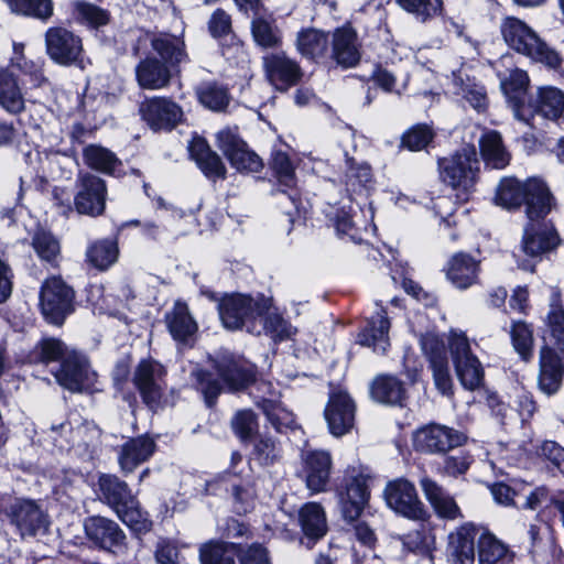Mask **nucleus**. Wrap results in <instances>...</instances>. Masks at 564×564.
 <instances>
[{
    "instance_id": "f257e3e1",
    "label": "nucleus",
    "mask_w": 564,
    "mask_h": 564,
    "mask_svg": "<svg viewBox=\"0 0 564 564\" xmlns=\"http://www.w3.org/2000/svg\"><path fill=\"white\" fill-rule=\"evenodd\" d=\"M495 202L507 209L518 208L524 203L525 214L531 221L544 218L554 206V198L547 186L542 180L535 177L529 178L525 183H520L512 177L501 180Z\"/></svg>"
},
{
    "instance_id": "f03ea898",
    "label": "nucleus",
    "mask_w": 564,
    "mask_h": 564,
    "mask_svg": "<svg viewBox=\"0 0 564 564\" xmlns=\"http://www.w3.org/2000/svg\"><path fill=\"white\" fill-rule=\"evenodd\" d=\"M272 307L270 299L254 300L243 294L225 296L219 305V316L228 329L245 328L248 333L260 335L262 333V315Z\"/></svg>"
},
{
    "instance_id": "7ed1b4c3",
    "label": "nucleus",
    "mask_w": 564,
    "mask_h": 564,
    "mask_svg": "<svg viewBox=\"0 0 564 564\" xmlns=\"http://www.w3.org/2000/svg\"><path fill=\"white\" fill-rule=\"evenodd\" d=\"M505 42L518 53L555 68L561 64L558 54L550 48L523 21L508 17L500 25Z\"/></svg>"
},
{
    "instance_id": "20e7f679",
    "label": "nucleus",
    "mask_w": 564,
    "mask_h": 564,
    "mask_svg": "<svg viewBox=\"0 0 564 564\" xmlns=\"http://www.w3.org/2000/svg\"><path fill=\"white\" fill-rule=\"evenodd\" d=\"M438 165L443 182L456 191V197L459 200H467L479 172L475 148L465 147L451 158L440 160Z\"/></svg>"
},
{
    "instance_id": "39448f33",
    "label": "nucleus",
    "mask_w": 564,
    "mask_h": 564,
    "mask_svg": "<svg viewBox=\"0 0 564 564\" xmlns=\"http://www.w3.org/2000/svg\"><path fill=\"white\" fill-rule=\"evenodd\" d=\"M448 344L456 375L462 386L471 391L478 389L484 381V369L478 358L471 352L466 335L452 330Z\"/></svg>"
},
{
    "instance_id": "423d86ee",
    "label": "nucleus",
    "mask_w": 564,
    "mask_h": 564,
    "mask_svg": "<svg viewBox=\"0 0 564 564\" xmlns=\"http://www.w3.org/2000/svg\"><path fill=\"white\" fill-rule=\"evenodd\" d=\"M383 498L391 510L406 519L423 521L429 517L414 484L408 479L398 478L389 481L383 490Z\"/></svg>"
},
{
    "instance_id": "0eeeda50",
    "label": "nucleus",
    "mask_w": 564,
    "mask_h": 564,
    "mask_svg": "<svg viewBox=\"0 0 564 564\" xmlns=\"http://www.w3.org/2000/svg\"><path fill=\"white\" fill-rule=\"evenodd\" d=\"M74 291L58 276L47 279L42 285L40 305L44 317L53 324H62L73 311Z\"/></svg>"
},
{
    "instance_id": "6e6552de",
    "label": "nucleus",
    "mask_w": 564,
    "mask_h": 564,
    "mask_svg": "<svg viewBox=\"0 0 564 564\" xmlns=\"http://www.w3.org/2000/svg\"><path fill=\"white\" fill-rule=\"evenodd\" d=\"M165 375V368L151 358L142 359L133 372V383L143 402L152 410H158L161 406Z\"/></svg>"
},
{
    "instance_id": "1a4fd4ad",
    "label": "nucleus",
    "mask_w": 564,
    "mask_h": 564,
    "mask_svg": "<svg viewBox=\"0 0 564 564\" xmlns=\"http://www.w3.org/2000/svg\"><path fill=\"white\" fill-rule=\"evenodd\" d=\"M464 442V434L440 424L425 425L413 434L414 448L423 453H445Z\"/></svg>"
},
{
    "instance_id": "9d476101",
    "label": "nucleus",
    "mask_w": 564,
    "mask_h": 564,
    "mask_svg": "<svg viewBox=\"0 0 564 564\" xmlns=\"http://www.w3.org/2000/svg\"><path fill=\"white\" fill-rule=\"evenodd\" d=\"M86 536L95 545L113 554L126 551V535L119 525L107 518L95 516L84 522Z\"/></svg>"
},
{
    "instance_id": "9b49d317",
    "label": "nucleus",
    "mask_w": 564,
    "mask_h": 564,
    "mask_svg": "<svg viewBox=\"0 0 564 564\" xmlns=\"http://www.w3.org/2000/svg\"><path fill=\"white\" fill-rule=\"evenodd\" d=\"M356 405L346 391L333 392L324 410L330 434L336 437L350 432L355 425Z\"/></svg>"
},
{
    "instance_id": "f8f14e48",
    "label": "nucleus",
    "mask_w": 564,
    "mask_h": 564,
    "mask_svg": "<svg viewBox=\"0 0 564 564\" xmlns=\"http://www.w3.org/2000/svg\"><path fill=\"white\" fill-rule=\"evenodd\" d=\"M218 147L223 150L230 164L240 172H259L261 159L230 129L217 133Z\"/></svg>"
},
{
    "instance_id": "ddd939ff",
    "label": "nucleus",
    "mask_w": 564,
    "mask_h": 564,
    "mask_svg": "<svg viewBox=\"0 0 564 564\" xmlns=\"http://www.w3.org/2000/svg\"><path fill=\"white\" fill-rule=\"evenodd\" d=\"M54 376L62 387L70 391L93 389L97 381V373L90 369L86 358L77 354L64 358L61 369Z\"/></svg>"
},
{
    "instance_id": "4468645a",
    "label": "nucleus",
    "mask_w": 564,
    "mask_h": 564,
    "mask_svg": "<svg viewBox=\"0 0 564 564\" xmlns=\"http://www.w3.org/2000/svg\"><path fill=\"white\" fill-rule=\"evenodd\" d=\"M8 516L22 538L34 536L47 531V516L32 500H17L10 506Z\"/></svg>"
},
{
    "instance_id": "2eb2a0df",
    "label": "nucleus",
    "mask_w": 564,
    "mask_h": 564,
    "mask_svg": "<svg viewBox=\"0 0 564 564\" xmlns=\"http://www.w3.org/2000/svg\"><path fill=\"white\" fill-rule=\"evenodd\" d=\"M107 187L100 177L91 174L79 178V189L74 197L78 214L96 217L106 208Z\"/></svg>"
},
{
    "instance_id": "dca6fc26",
    "label": "nucleus",
    "mask_w": 564,
    "mask_h": 564,
    "mask_svg": "<svg viewBox=\"0 0 564 564\" xmlns=\"http://www.w3.org/2000/svg\"><path fill=\"white\" fill-rule=\"evenodd\" d=\"M140 113L154 130H171L183 119L182 108L165 97H152L140 105Z\"/></svg>"
},
{
    "instance_id": "f3484780",
    "label": "nucleus",
    "mask_w": 564,
    "mask_h": 564,
    "mask_svg": "<svg viewBox=\"0 0 564 564\" xmlns=\"http://www.w3.org/2000/svg\"><path fill=\"white\" fill-rule=\"evenodd\" d=\"M564 378V354L545 344L539 352L538 387L546 395L555 394Z\"/></svg>"
},
{
    "instance_id": "a211bd4d",
    "label": "nucleus",
    "mask_w": 564,
    "mask_h": 564,
    "mask_svg": "<svg viewBox=\"0 0 564 564\" xmlns=\"http://www.w3.org/2000/svg\"><path fill=\"white\" fill-rule=\"evenodd\" d=\"M48 56L61 65H70L79 57L82 40L64 28H51L45 34Z\"/></svg>"
},
{
    "instance_id": "6ab92c4d",
    "label": "nucleus",
    "mask_w": 564,
    "mask_h": 564,
    "mask_svg": "<svg viewBox=\"0 0 564 564\" xmlns=\"http://www.w3.org/2000/svg\"><path fill=\"white\" fill-rule=\"evenodd\" d=\"M264 68L270 83L280 90L295 85L302 72L296 62L284 54H271L264 57Z\"/></svg>"
},
{
    "instance_id": "aec40b11",
    "label": "nucleus",
    "mask_w": 564,
    "mask_h": 564,
    "mask_svg": "<svg viewBox=\"0 0 564 564\" xmlns=\"http://www.w3.org/2000/svg\"><path fill=\"white\" fill-rule=\"evenodd\" d=\"M557 243V234L549 224L530 220V224L524 229L522 250L531 258H540L543 253L556 247Z\"/></svg>"
},
{
    "instance_id": "412c9836",
    "label": "nucleus",
    "mask_w": 564,
    "mask_h": 564,
    "mask_svg": "<svg viewBox=\"0 0 564 564\" xmlns=\"http://www.w3.org/2000/svg\"><path fill=\"white\" fill-rule=\"evenodd\" d=\"M217 371L229 390L246 388L254 379V370L250 362L231 355H225L217 361Z\"/></svg>"
},
{
    "instance_id": "4be33fe9",
    "label": "nucleus",
    "mask_w": 564,
    "mask_h": 564,
    "mask_svg": "<svg viewBox=\"0 0 564 564\" xmlns=\"http://www.w3.org/2000/svg\"><path fill=\"white\" fill-rule=\"evenodd\" d=\"M476 529L464 524L448 534L446 553L452 564H474Z\"/></svg>"
},
{
    "instance_id": "5701e85b",
    "label": "nucleus",
    "mask_w": 564,
    "mask_h": 564,
    "mask_svg": "<svg viewBox=\"0 0 564 564\" xmlns=\"http://www.w3.org/2000/svg\"><path fill=\"white\" fill-rule=\"evenodd\" d=\"M332 468L329 453L324 451L308 452L304 456L306 487L314 494L326 490Z\"/></svg>"
},
{
    "instance_id": "b1692460",
    "label": "nucleus",
    "mask_w": 564,
    "mask_h": 564,
    "mask_svg": "<svg viewBox=\"0 0 564 564\" xmlns=\"http://www.w3.org/2000/svg\"><path fill=\"white\" fill-rule=\"evenodd\" d=\"M155 451L153 438L142 435L130 438L122 446L118 455V463L124 474L132 473L140 464L148 460Z\"/></svg>"
},
{
    "instance_id": "393cba45",
    "label": "nucleus",
    "mask_w": 564,
    "mask_h": 564,
    "mask_svg": "<svg viewBox=\"0 0 564 564\" xmlns=\"http://www.w3.org/2000/svg\"><path fill=\"white\" fill-rule=\"evenodd\" d=\"M172 68L156 57H145L135 67V77L143 89L158 90L166 87L172 78Z\"/></svg>"
},
{
    "instance_id": "a878e982",
    "label": "nucleus",
    "mask_w": 564,
    "mask_h": 564,
    "mask_svg": "<svg viewBox=\"0 0 564 564\" xmlns=\"http://www.w3.org/2000/svg\"><path fill=\"white\" fill-rule=\"evenodd\" d=\"M422 491L431 503L436 514L443 519L456 520L460 509L452 496H449L435 480L424 476L420 480Z\"/></svg>"
},
{
    "instance_id": "bb28decb",
    "label": "nucleus",
    "mask_w": 564,
    "mask_h": 564,
    "mask_svg": "<svg viewBox=\"0 0 564 564\" xmlns=\"http://www.w3.org/2000/svg\"><path fill=\"white\" fill-rule=\"evenodd\" d=\"M479 261L467 253L454 254L448 261L446 276L451 283L459 289L466 290L478 281Z\"/></svg>"
},
{
    "instance_id": "cd10ccee",
    "label": "nucleus",
    "mask_w": 564,
    "mask_h": 564,
    "mask_svg": "<svg viewBox=\"0 0 564 564\" xmlns=\"http://www.w3.org/2000/svg\"><path fill=\"white\" fill-rule=\"evenodd\" d=\"M529 86V77L524 70L513 69L509 76L501 80V88L519 120L529 122L525 117V94Z\"/></svg>"
},
{
    "instance_id": "c85d7f7f",
    "label": "nucleus",
    "mask_w": 564,
    "mask_h": 564,
    "mask_svg": "<svg viewBox=\"0 0 564 564\" xmlns=\"http://www.w3.org/2000/svg\"><path fill=\"white\" fill-rule=\"evenodd\" d=\"M480 154L485 164L491 169H505L511 159L502 135L496 130H486L479 139Z\"/></svg>"
},
{
    "instance_id": "c756f323",
    "label": "nucleus",
    "mask_w": 564,
    "mask_h": 564,
    "mask_svg": "<svg viewBox=\"0 0 564 564\" xmlns=\"http://www.w3.org/2000/svg\"><path fill=\"white\" fill-rule=\"evenodd\" d=\"M167 328L175 340L187 341L197 332V324L192 317L186 303L176 301L165 315Z\"/></svg>"
},
{
    "instance_id": "7c9ffc66",
    "label": "nucleus",
    "mask_w": 564,
    "mask_h": 564,
    "mask_svg": "<svg viewBox=\"0 0 564 564\" xmlns=\"http://www.w3.org/2000/svg\"><path fill=\"white\" fill-rule=\"evenodd\" d=\"M389 328L390 322L386 312L380 310L377 317L371 318L368 326L359 334V344L371 347L376 352L384 354L390 346Z\"/></svg>"
},
{
    "instance_id": "2f4dec72",
    "label": "nucleus",
    "mask_w": 564,
    "mask_h": 564,
    "mask_svg": "<svg viewBox=\"0 0 564 564\" xmlns=\"http://www.w3.org/2000/svg\"><path fill=\"white\" fill-rule=\"evenodd\" d=\"M333 56L344 67H352L359 62L357 36L350 28H341L334 33Z\"/></svg>"
},
{
    "instance_id": "473e14b6",
    "label": "nucleus",
    "mask_w": 564,
    "mask_h": 564,
    "mask_svg": "<svg viewBox=\"0 0 564 564\" xmlns=\"http://www.w3.org/2000/svg\"><path fill=\"white\" fill-rule=\"evenodd\" d=\"M153 51L163 59V63L172 69H176L187 61L184 42L171 34H159L151 40Z\"/></svg>"
},
{
    "instance_id": "72a5a7b5",
    "label": "nucleus",
    "mask_w": 564,
    "mask_h": 564,
    "mask_svg": "<svg viewBox=\"0 0 564 564\" xmlns=\"http://www.w3.org/2000/svg\"><path fill=\"white\" fill-rule=\"evenodd\" d=\"M514 553L490 532H482L478 539L479 564H506L512 562Z\"/></svg>"
},
{
    "instance_id": "f704fd0d",
    "label": "nucleus",
    "mask_w": 564,
    "mask_h": 564,
    "mask_svg": "<svg viewBox=\"0 0 564 564\" xmlns=\"http://www.w3.org/2000/svg\"><path fill=\"white\" fill-rule=\"evenodd\" d=\"M0 106L12 115L21 113L25 108L17 78L4 68H0Z\"/></svg>"
},
{
    "instance_id": "c9c22d12",
    "label": "nucleus",
    "mask_w": 564,
    "mask_h": 564,
    "mask_svg": "<svg viewBox=\"0 0 564 564\" xmlns=\"http://www.w3.org/2000/svg\"><path fill=\"white\" fill-rule=\"evenodd\" d=\"M98 487L105 502L115 511L124 507L128 502L131 503V499L134 498L128 485L115 475L100 476Z\"/></svg>"
},
{
    "instance_id": "e433bc0d",
    "label": "nucleus",
    "mask_w": 564,
    "mask_h": 564,
    "mask_svg": "<svg viewBox=\"0 0 564 564\" xmlns=\"http://www.w3.org/2000/svg\"><path fill=\"white\" fill-rule=\"evenodd\" d=\"M369 496L366 478L355 477L347 487L346 500L343 505L345 518L350 521L356 520L368 503Z\"/></svg>"
},
{
    "instance_id": "4c0bfd02",
    "label": "nucleus",
    "mask_w": 564,
    "mask_h": 564,
    "mask_svg": "<svg viewBox=\"0 0 564 564\" xmlns=\"http://www.w3.org/2000/svg\"><path fill=\"white\" fill-rule=\"evenodd\" d=\"M370 391L375 400L386 404H401L405 398L403 383L393 376H378Z\"/></svg>"
},
{
    "instance_id": "58836bf2",
    "label": "nucleus",
    "mask_w": 564,
    "mask_h": 564,
    "mask_svg": "<svg viewBox=\"0 0 564 564\" xmlns=\"http://www.w3.org/2000/svg\"><path fill=\"white\" fill-rule=\"evenodd\" d=\"M191 155L196 161L203 173L210 178H224L226 167L217 153L213 152L209 147L202 140L192 144Z\"/></svg>"
},
{
    "instance_id": "ea45409f",
    "label": "nucleus",
    "mask_w": 564,
    "mask_h": 564,
    "mask_svg": "<svg viewBox=\"0 0 564 564\" xmlns=\"http://www.w3.org/2000/svg\"><path fill=\"white\" fill-rule=\"evenodd\" d=\"M327 35L316 29H306L299 32L296 37L297 51L307 58L324 56L328 48Z\"/></svg>"
},
{
    "instance_id": "a19ab883",
    "label": "nucleus",
    "mask_w": 564,
    "mask_h": 564,
    "mask_svg": "<svg viewBox=\"0 0 564 564\" xmlns=\"http://www.w3.org/2000/svg\"><path fill=\"white\" fill-rule=\"evenodd\" d=\"M300 522L304 534L311 539H319L327 531L326 518L323 508L315 502L303 506L300 511Z\"/></svg>"
},
{
    "instance_id": "79ce46f5",
    "label": "nucleus",
    "mask_w": 564,
    "mask_h": 564,
    "mask_svg": "<svg viewBox=\"0 0 564 564\" xmlns=\"http://www.w3.org/2000/svg\"><path fill=\"white\" fill-rule=\"evenodd\" d=\"M535 111L547 119H556L564 111V93L555 87H541L538 91Z\"/></svg>"
},
{
    "instance_id": "37998d69",
    "label": "nucleus",
    "mask_w": 564,
    "mask_h": 564,
    "mask_svg": "<svg viewBox=\"0 0 564 564\" xmlns=\"http://www.w3.org/2000/svg\"><path fill=\"white\" fill-rule=\"evenodd\" d=\"M239 551L234 543L210 541L199 549L202 564H235Z\"/></svg>"
},
{
    "instance_id": "c03bdc74",
    "label": "nucleus",
    "mask_w": 564,
    "mask_h": 564,
    "mask_svg": "<svg viewBox=\"0 0 564 564\" xmlns=\"http://www.w3.org/2000/svg\"><path fill=\"white\" fill-rule=\"evenodd\" d=\"M11 12L40 20H47L53 15L52 0H3Z\"/></svg>"
},
{
    "instance_id": "a18cd8bd",
    "label": "nucleus",
    "mask_w": 564,
    "mask_h": 564,
    "mask_svg": "<svg viewBox=\"0 0 564 564\" xmlns=\"http://www.w3.org/2000/svg\"><path fill=\"white\" fill-rule=\"evenodd\" d=\"M199 102L213 110L223 111L229 104V95L225 87L216 83H205L196 88Z\"/></svg>"
},
{
    "instance_id": "49530a36",
    "label": "nucleus",
    "mask_w": 564,
    "mask_h": 564,
    "mask_svg": "<svg viewBox=\"0 0 564 564\" xmlns=\"http://www.w3.org/2000/svg\"><path fill=\"white\" fill-rule=\"evenodd\" d=\"M270 424L278 431L283 432L294 424L292 412L286 410L280 402L274 399L262 398L258 402Z\"/></svg>"
},
{
    "instance_id": "de8ad7c7",
    "label": "nucleus",
    "mask_w": 564,
    "mask_h": 564,
    "mask_svg": "<svg viewBox=\"0 0 564 564\" xmlns=\"http://www.w3.org/2000/svg\"><path fill=\"white\" fill-rule=\"evenodd\" d=\"M119 519L138 533L148 532L152 527L147 512L142 511L135 498L116 511Z\"/></svg>"
},
{
    "instance_id": "09e8293b",
    "label": "nucleus",
    "mask_w": 564,
    "mask_h": 564,
    "mask_svg": "<svg viewBox=\"0 0 564 564\" xmlns=\"http://www.w3.org/2000/svg\"><path fill=\"white\" fill-rule=\"evenodd\" d=\"M87 260L97 269L106 270L113 264L118 257L116 242L101 240L91 245L87 252Z\"/></svg>"
},
{
    "instance_id": "8fccbe9b",
    "label": "nucleus",
    "mask_w": 564,
    "mask_h": 564,
    "mask_svg": "<svg viewBox=\"0 0 564 564\" xmlns=\"http://www.w3.org/2000/svg\"><path fill=\"white\" fill-rule=\"evenodd\" d=\"M251 31L256 43L262 47H275L281 42L280 30L273 20L257 17L252 20Z\"/></svg>"
},
{
    "instance_id": "3c124183",
    "label": "nucleus",
    "mask_w": 564,
    "mask_h": 564,
    "mask_svg": "<svg viewBox=\"0 0 564 564\" xmlns=\"http://www.w3.org/2000/svg\"><path fill=\"white\" fill-rule=\"evenodd\" d=\"M72 11L75 20L91 28H99L109 22L108 12L93 3L76 0L72 3Z\"/></svg>"
},
{
    "instance_id": "603ef678",
    "label": "nucleus",
    "mask_w": 564,
    "mask_h": 564,
    "mask_svg": "<svg viewBox=\"0 0 564 564\" xmlns=\"http://www.w3.org/2000/svg\"><path fill=\"white\" fill-rule=\"evenodd\" d=\"M85 163L97 171L112 173L118 160L108 149L100 145L90 144L84 149Z\"/></svg>"
},
{
    "instance_id": "864d4df0",
    "label": "nucleus",
    "mask_w": 564,
    "mask_h": 564,
    "mask_svg": "<svg viewBox=\"0 0 564 564\" xmlns=\"http://www.w3.org/2000/svg\"><path fill=\"white\" fill-rule=\"evenodd\" d=\"M510 337L514 350L524 361H529L533 351V332L524 322H513L511 325Z\"/></svg>"
},
{
    "instance_id": "5fc2aeb1",
    "label": "nucleus",
    "mask_w": 564,
    "mask_h": 564,
    "mask_svg": "<svg viewBox=\"0 0 564 564\" xmlns=\"http://www.w3.org/2000/svg\"><path fill=\"white\" fill-rule=\"evenodd\" d=\"M430 364L436 389L444 395H451L453 379L448 368V361L443 352H432Z\"/></svg>"
},
{
    "instance_id": "6e6d98bb",
    "label": "nucleus",
    "mask_w": 564,
    "mask_h": 564,
    "mask_svg": "<svg viewBox=\"0 0 564 564\" xmlns=\"http://www.w3.org/2000/svg\"><path fill=\"white\" fill-rule=\"evenodd\" d=\"M262 333H267L275 340L289 339L296 333V328L278 313L271 312V307L262 315Z\"/></svg>"
},
{
    "instance_id": "4d7b16f0",
    "label": "nucleus",
    "mask_w": 564,
    "mask_h": 564,
    "mask_svg": "<svg viewBox=\"0 0 564 564\" xmlns=\"http://www.w3.org/2000/svg\"><path fill=\"white\" fill-rule=\"evenodd\" d=\"M32 246L42 261H46L52 265L57 264L61 248L53 235L46 231L36 232L33 237Z\"/></svg>"
},
{
    "instance_id": "13d9d810",
    "label": "nucleus",
    "mask_w": 564,
    "mask_h": 564,
    "mask_svg": "<svg viewBox=\"0 0 564 564\" xmlns=\"http://www.w3.org/2000/svg\"><path fill=\"white\" fill-rule=\"evenodd\" d=\"M397 3L422 22L437 15L443 9L442 0H397Z\"/></svg>"
},
{
    "instance_id": "bf43d9fd",
    "label": "nucleus",
    "mask_w": 564,
    "mask_h": 564,
    "mask_svg": "<svg viewBox=\"0 0 564 564\" xmlns=\"http://www.w3.org/2000/svg\"><path fill=\"white\" fill-rule=\"evenodd\" d=\"M253 456L261 465L269 466L281 459L282 448L271 436L260 435L254 443Z\"/></svg>"
},
{
    "instance_id": "052dcab7",
    "label": "nucleus",
    "mask_w": 564,
    "mask_h": 564,
    "mask_svg": "<svg viewBox=\"0 0 564 564\" xmlns=\"http://www.w3.org/2000/svg\"><path fill=\"white\" fill-rule=\"evenodd\" d=\"M272 167L279 182L286 187H293L296 184L294 166L289 156L281 151H276L272 156Z\"/></svg>"
},
{
    "instance_id": "680f3d73",
    "label": "nucleus",
    "mask_w": 564,
    "mask_h": 564,
    "mask_svg": "<svg viewBox=\"0 0 564 564\" xmlns=\"http://www.w3.org/2000/svg\"><path fill=\"white\" fill-rule=\"evenodd\" d=\"M432 138L433 132L429 126L417 124L403 135L402 143L412 151H420L431 142Z\"/></svg>"
},
{
    "instance_id": "e2e57ef3",
    "label": "nucleus",
    "mask_w": 564,
    "mask_h": 564,
    "mask_svg": "<svg viewBox=\"0 0 564 564\" xmlns=\"http://www.w3.org/2000/svg\"><path fill=\"white\" fill-rule=\"evenodd\" d=\"M348 171L346 174V186L349 192H358L370 182V169L366 165L354 166L351 160H347Z\"/></svg>"
},
{
    "instance_id": "0e129e2a",
    "label": "nucleus",
    "mask_w": 564,
    "mask_h": 564,
    "mask_svg": "<svg viewBox=\"0 0 564 564\" xmlns=\"http://www.w3.org/2000/svg\"><path fill=\"white\" fill-rule=\"evenodd\" d=\"M232 427L240 438H249L258 429L256 414L250 410L238 412L232 420Z\"/></svg>"
},
{
    "instance_id": "69168bd1",
    "label": "nucleus",
    "mask_w": 564,
    "mask_h": 564,
    "mask_svg": "<svg viewBox=\"0 0 564 564\" xmlns=\"http://www.w3.org/2000/svg\"><path fill=\"white\" fill-rule=\"evenodd\" d=\"M458 95L462 96L474 109L481 111L487 107L485 88L475 83L462 85Z\"/></svg>"
},
{
    "instance_id": "338daca9",
    "label": "nucleus",
    "mask_w": 564,
    "mask_h": 564,
    "mask_svg": "<svg viewBox=\"0 0 564 564\" xmlns=\"http://www.w3.org/2000/svg\"><path fill=\"white\" fill-rule=\"evenodd\" d=\"M40 358L43 362L56 361L62 357H67V350L64 344L55 338H47L40 344Z\"/></svg>"
},
{
    "instance_id": "774afa93",
    "label": "nucleus",
    "mask_w": 564,
    "mask_h": 564,
    "mask_svg": "<svg viewBox=\"0 0 564 564\" xmlns=\"http://www.w3.org/2000/svg\"><path fill=\"white\" fill-rule=\"evenodd\" d=\"M193 376L196 378L198 389L204 394L207 404L212 405L214 400L218 397V394L221 391L220 386L215 380L210 379L209 373L203 370L194 371Z\"/></svg>"
}]
</instances>
